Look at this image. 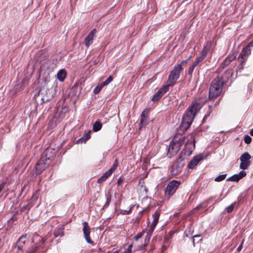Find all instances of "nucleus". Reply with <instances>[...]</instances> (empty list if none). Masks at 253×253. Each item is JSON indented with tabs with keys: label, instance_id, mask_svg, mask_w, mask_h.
<instances>
[{
	"label": "nucleus",
	"instance_id": "obj_1",
	"mask_svg": "<svg viewBox=\"0 0 253 253\" xmlns=\"http://www.w3.org/2000/svg\"><path fill=\"white\" fill-rule=\"evenodd\" d=\"M208 97L205 92H201L197 94L192 104L190 106L182 117L180 128L182 131L186 130L190 126L196 113L206 103Z\"/></svg>",
	"mask_w": 253,
	"mask_h": 253
},
{
	"label": "nucleus",
	"instance_id": "obj_2",
	"mask_svg": "<svg viewBox=\"0 0 253 253\" xmlns=\"http://www.w3.org/2000/svg\"><path fill=\"white\" fill-rule=\"evenodd\" d=\"M223 85L218 79L215 78L212 81L209 89V98L214 99L219 96L222 91Z\"/></svg>",
	"mask_w": 253,
	"mask_h": 253
},
{
	"label": "nucleus",
	"instance_id": "obj_3",
	"mask_svg": "<svg viewBox=\"0 0 253 253\" xmlns=\"http://www.w3.org/2000/svg\"><path fill=\"white\" fill-rule=\"evenodd\" d=\"M182 69L183 68L181 67L180 65L175 66L169 76L167 84L166 85L169 87L173 86L176 83V80L179 78L180 73Z\"/></svg>",
	"mask_w": 253,
	"mask_h": 253
},
{
	"label": "nucleus",
	"instance_id": "obj_4",
	"mask_svg": "<svg viewBox=\"0 0 253 253\" xmlns=\"http://www.w3.org/2000/svg\"><path fill=\"white\" fill-rule=\"evenodd\" d=\"M195 147V139L192 135H190L188 140L186 142L184 148L181 151L180 155L183 156L185 159L189 157L192 153Z\"/></svg>",
	"mask_w": 253,
	"mask_h": 253
},
{
	"label": "nucleus",
	"instance_id": "obj_5",
	"mask_svg": "<svg viewBox=\"0 0 253 253\" xmlns=\"http://www.w3.org/2000/svg\"><path fill=\"white\" fill-rule=\"evenodd\" d=\"M185 158L179 155L178 158L173 163L170 168V172L173 175H175L180 173L184 165Z\"/></svg>",
	"mask_w": 253,
	"mask_h": 253
},
{
	"label": "nucleus",
	"instance_id": "obj_6",
	"mask_svg": "<svg viewBox=\"0 0 253 253\" xmlns=\"http://www.w3.org/2000/svg\"><path fill=\"white\" fill-rule=\"evenodd\" d=\"M180 184V182L179 181L173 180L170 181L165 189L166 196H168L169 198L171 197L175 193Z\"/></svg>",
	"mask_w": 253,
	"mask_h": 253
},
{
	"label": "nucleus",
	"instance_id": "obj_7",
	"mask_svg": "<svg viewBox=\"0 0 253 253\" xmlns=\"http://www.w3.org/2000/svg\"><path fill=\"white\" fill-rule=\"evenodd\" d=\"M48 161V160L45 159L44 157L41 156V158L35 166L36 173L37 174H41L44 169L49 166L51 163Z\"/></svg>",
	"mask_w": 253,
	"mask_h": 253
},
{
	"label": "nucleus",
	"instance_id": "obj_8",
	"mask_svg": "<svg viewBox=\"0 0 253 253\" xmlns=\"http://www.w3.org/2000/svg\"><path fill=\"white\" fill-rule=\"evenodd\" d=\"M251 155L248 152H245L240 158L241 163L240 169L243 170L247 169L251 164Z\"/></svg>",
	"mask_w": 253,
	"mask_h": 253
},
{
	"label": "nucleus",
	"instance_id": "obj_9",
	"mask_svg": "<svg viewBox=\"0 0 253 253\" xmlns=\"http://www.w3.org/2000/svg\"><path fill=\"white\" fill-rule=\"evenodd\" d=\"M180 145L178 142L171 140L169 145L167 155L169 158L176 154L180 150Z\"/></svg>",
	"mask_w": 253,
	"mask_h": 253
},
{
	"label": "nucleus",
	"instance_id": "obj_10",
	"mask_svg": "<svg viewBox=\"0 0 253 253\" xmlns=\"http://www.w3.org/2000/svg\"><path fill=\"white\" fill-rule=\"evenodd\" d=\"M56 156V151L54 148L48 147L43 152L42 157H44L49 163L53 160Z\"/></svg>",
	"mask_w": 253,
	"mask_h": 253
},
{
	"label": "nucleus",
	"instance_id": "obj_11",
	"mask_svg": "<svg viewBox=\"0 0 253 253\" xmlns=\"http://www.w3.org/2000/svg\"><path fill=\"white\" fill-rule=\"evenodd\" d=\"M83 231L85 241L88 244L94 245L93 241L91 240L90 237V228L88 225V223L86 221H84L83 222Z\"/></svg>",
	"mask_w": 253,
	"mask_h": 253
},
{
	"label": "nucleus",
	"instance_id": "obj_12",
	"mask_svg": "<svg viewBox=\"0 0 253 253\" xmlns=\"http://www.w3.org/2000/svg\"><path fill=\"white\" fill-rule=\"evenodd\" d=\"M233 75V71L231 69L226 70L221 75H218L216 78L218 79L221 82L224 84L231 78Z\"/></svg>",
	"mask_w": 253,
	"mask_h": 253
},
{
	"label": "nucleus",
	"instance_id": "obj_13",
	"mask_svg": "<svg viewBox=\"0 0 253 253\" xmlns=\"http://www.w3.org/2000/svg\"><path fill=\"white\" fill-rule=\"evenodd\" d=\"M39 238L40 240L39 242L35 245H33L31 249L27 251V253H35L40 249L44 248V243L45 242V240L41 237H40Z\"/></svg>",
	"mask_w": 253,
	"mask_h": 253
},
{
	"label": "nucleus",
	"instance_id": "obj_14",
	"mask_svg": "<svg viewBox=\"0 0 253 253\" xmlns=\"http://www.w3.org/2000/svg\"><path fill=\"white\" fill-rule=\"evenodd\" d=\"M169 89V87L165 85L156 92L153 96L152 101L154 102L158 101Z\"/></svg>",
	"mask_w": 253,
	"mask_h": 253
},
{
	"label": "nucleus",
	"instance_id": "obj_15",
	"mask_svg": "<svg viewBox=\"0 0 253 253\" xmlns=\"http://www.w3.org/2000/svg\"><path fill=\"white\" fill-rule=\"evenodd\" d=\"M252 49H249L247 47H244L241 51L238 59L247 61L249 56L251 54Z\"/></svg>",
	"mask_w": 253,
	"mask_h": 253
},
{
	"label": "nucleus",
	"instance_id": "obj_16",
	"mask_svg": "<svg viewBox=\"0 0 253 253\" xmlns=\"http://www.w3.org/2000/svg\"><path fill=\"white\" fill-rule=\"evenodd\" d=\"M27 239L28 238L27 234L22 235L14 245V248H17L18 250L19 251H22L23 246L25 244L27 241Z\"/></svg>",
	"mask_w": 253,
	"mask_h": 253
},
{
	"label": "nucleus",
	"instance_id": "obj_17",
	"mask_svg": "<svg viewBox=\"0 0 253 253\" xmlns=\"http://www.w3.org/2000/svg\"><path fill=\"white\" fill-rule=\"evenodd\" d=\"M160 211L157 210L152 215L153 221L150 227V231L152 233L156 226L159 219Z\"/></svg>",
	"mask_w": 253,
	"mask_h": 253
},
{
	"label": "nucleus",
	"instance_id": "obj_18",
	"mask_svg": "<svg viewBox=\"0 0 253 253\" xmlns=\"http://www.w3.org/2000/svg\"><path fill=\"white\" fill-rule=\"evenodd\" d=\"M236 55L234 53L228 55L225 60L222 62L220 65V68L224 69L225 67L228 66L232 61L236 59Z\"/></svg>",
	"mask_w": 253,
	"mask_h": 253
},
{
	"label": "nucleus",
	"instance_id": "obj_19",
	"mask_svg": "<svg viewBox=\"0 0 253 253\" xmlns=\"http://www.w3.org/2000/svg\"><path fill=\"white\" fill-rule=\"evenodd\" d=\"M96 33V29H93L86 36L84 39V44L86 47H89L92 43V41Z\"/></svg>",
	"mask_w": 253,
	"mask_h": 253
},
{
	"label": "nucleus",
	"instance_id": "obj_20",
	"mask_svg": "<svg viewBox=\"0 0 253 253\" xmlns=\"http://www.w3.org/2000/svg\"><path fill=\"white\" fill-rule=\"evenodd\" d=\"M202 160L203 157L201 155L194 157L188 164V167L190 169H193Z\"/></svg>",
	"mask_w": 253,
	"mask_h": 253
},
{
	"label": "nucleus",
	"instance_id": "obj_21",
	"mask_svg": "<svg viewBox=\"0 0 253 253\" xmlns=\"http://www.w3.org/2000/svg\"><path fill=\"white\" fill-rule=\"evenodd\" d=\"M140 119V127H144L147 125V120L148 118V110L144 109L141 114Z\"/></svg>",
	"mask_w": 253,
	"mask_h": 253
},
{
	"label": "nucleus",
	"instance_id": "obj_22",
	"mask_svg": "<svg viewBox=\"0 0 253 253\" xmlns=\"http://www.w3.org/2000/svg\"><path fill=\"white\" fill-rule=\"evenodd\" d=\"M211 47V45H207L204 46L203 48L201 55L198 57L197 59L200 62L204 60V59L206 57L208 53L209 52Z\"/></svg>",
	"mask_w": 253,
	"mask_h": 253
},
{
	"label": "nucleus",
	"instance_id": "obj_23",
	"mask_svg": "<svg viewBox=\"0 0 253 253\" xmlns=\"http://www.w3.org/2000/svg\"><path fill=\"white\" fill-rule=\"evenodd\" d=\"M45 94H43V95L42 97V103L48 102L53 97V95L49 92V90L48 89L45 91Z\"/></svg>",
	"mask_w": 253,
	"mask_h": 253
},
{
	"label": "nucleus",
	"instance_id": "obj_24",
	"mask_svg": "<svg viewBox=\"0 0 253 253\" xmlns=\"http://www.w3.org/2000/svg\"><path fill=\"white\" fill-rule=\"evenodd\" d=\"M51 61L50 60H47L42 63L40 67V73H42L43 71H46L49 70V66L51 65Z\"/></svg>",
	"mask_w": 253,
	"mask_h": 253
},
{
	"label": "nucleus",
	"instance_id": "obj_25",
	"mask_svg": "<svg viewBox=\"0 0 253 253\" xmlns=\"http://www.w3.org/2000/svg\"><path fill=\"white\" fill-rule=\"evenodd\" d=\"M64 229V226L56 228L54 231V236L55 237H63L64 235L63 231Z\"/></svg>",
	"mask_w": 253,
	"mask_h": 253
},
{
	"label": "nucleus",
	"instance_id": "obj_26",
	"mask_svg": "<svg viewBox=\"0 0 253 253\" xmlns=\"http://www.w3.org/2000/svg\"><path fill=\"white\" fill-rule=\"evenodd\" d=\"M67 75V72L65 69L60 70L57 74V77L58 79L61 81L63 82Z\"/></svg>",
	"mask_w": 253,
	"mask_h": 253
},
{
	"label": "nucleus",
	"instance_id": "obj_27",
	"mask_svg": "<svg viewBox=\"0 0 253 253\" xmlns=\"http://www.w3.org/2000/svg\"><path fill=\"white\" fill-rule=\"evenodd\" d=\"M90 130L85 133L83 137L78 140V141L81 143H85L88 139L90 138Z\"/></svg>",
	"mask_w": 253,
	"mask_h": 253
},
{
	"label": "nucleus",
	"instance_id": "obj_28",
	"mask_svg": "<svg viewBox=\"0 0 253 253\" xmlns=\"http://www.w3.org/2000/svg\"><path fill=\"white\" fill-rule=\"evenodd\" d=\"M102 127V124L99 121H96L93 125L92 130L94 132L100 130Z\"/></svg>",
	"mask_w": 253,
	"mask_h": 253
},
{
	"label": "nucleus",
	"instance_id": "obj_29",
	"mask_svg": "<svg viewBox=\"0 0 253 253\" xmlns=\"http://www.w3.org/2000/svg\"><path fill=\"white\" fill-rule=\"evenodd\" d=\"M113 80V78L110 76L104 82H102L100 84L102 86L104 87L109 84Z\"/></svg>",
	"mask_w": 253,
	"mask_h": 253
},
{
	"label": "nucleus",
	"instance_id": "obj_30",
	"mask_svg": "<svg viewBox=\"0 0 253 253\" xmlns=\"http://www.w3.org/2000/svg\"><path fill=\"white\" fill-rule=\"evenodd\" d=\"M227 180L238 182L240 180V179L239 178L238 175L236 174L228 178Z\"/></svg>",
	"mask_w": 253,
	"mask_h": 253
},
{
	"label": "nucleus",
	"instance_id": "obj_31",
	"mask_svg": "<svg viewBox=\"0 0 253 253\" xmlns=\"http://www.w3.org/2000/svg\"><path fill=\"white\" fill-rule=\"evenodd\" d=\"M226 175V174L219 175L216 177H215V178L214 179V181L216 182L221 181L225 179Z\"/></svg>",
	"mask_w": 253,
	"mask_h": 253
},
{
	"label": "nucleus",
	"instance_id": "obj_32",
	"mask_svg": "<svg viewBox=\"0 0 253 253\" xmlns=\"http://www.w3.org/2000/svg\"><path fill=\"white\" fill-rule=\"evenodd\" d=\"M236 204V202H234L226 208L225 210L228 213H231L233 211Z\"/></svg>",
	"mask_w": 253,
	"mask_h": 253
},
{
	"label": "nucleus",
	"instance_id": "obj_33",
	"mask_svg": "<svg viewBox=\"0 0 253 253\" xmlns=\"http://www.w3.org/2000/svg\"><path fill=\"white\" fill-rule=\"evenodd\" d=\"M103 87L102 86L101 84L97 85L93 90V93L95 94H98Z\"/></svg>",
	"mask_w": 253,
	"mask_h": 253
},
{
	"label": "nucleus",
	"instance_id": "obj_34",
	"mask_svg": "<svg viewBox=\"0 0 253 253\" xmlns=\"http://www.w3.org/2000/svg\"><path fill=\"white\" fill-rule=\"evenodd\" d=\"M119 165V161L117 159H116L115 161V162L113 164V165L112 166V167L110 169L114 172L116 169L117 168L118 166Z\"/></svg>",
	"mask_w": 253,
	"mask_h": 253
},
{
	"label": "nucleus",
	"instance_id": "obj_35",
	"mask_svg": "<svg viewBox=\"0 0 253 253\" xmlns=\"http://www.w3.org/2000/svg\"><path fill=\"white\" fill-rule=\"evenodd\" d=\"M240 63L239 65L238 70L239 72H241L242 70L244 69V66L247 61L240 60Z\"/></svg>",
	"mask_w": 253,
	"mask_h": 253
},
{
	"label": "nucleus",
	"instance_id": "obj_36",
	"mask_svg": "<svg viewBox=\"0 0 253 253\" xmlns=\"http://www.w3.org/2000/svg\"><path fill=\"white\" fill-rule=\"evenodd\" d=\"M244 142L246 143V144H250L251 143V142H252V138H251V136H250L249 135H246L245 136H244Z\"/></svg>",
	"mask_w": 253,
	"mask_h": 253
},
{
	"label": "nucleus",
	"instance_id": "obj_37",
	"mask_svg": "<svg viewBox=\"0 0 253 253\" xmlns=\"http://www.w3.org/2000/svg\"><path fill=\"white\" fill-rule=\"evenodd\" d=\"M239 178L240 179H242L244 177L247 175V172L244 170L241 171L238 174H237Z\"/></svg>",
	"mask_w": 253,
	"mask_h": 253
},
{
	"label": "nucleus",
	"instance_id": "obj_38",
	"mask_svg": "<svg viewBox=\"0 0 253 253\" xmlns=\"http://www.w3.org/2000/svg\"><path fill=\"white\" fill-rule=\"evenodd\" d=\"M113 172L110 169H109L106 172H105L103 175L107 179L109 176H110Z\"/></svg>",
	"mask_w": 253,
	"mask_h": 253
},
{
	"label": "nucleus",
	"instance_id": "obj_39",
	"mask_svg": "<svg viewBox=\"0 0 253 253\" xmlns=\"http://www.w3.org/2000/svg\"><path fill=\"white\" fill-rule=\"evenodd\" d=\"M142 212V211H140L139 212L137 216L135 219H133V220H134V222L138 223L139 222V220H140V218H141Z\"/></svg>",
	"mask_w": 253,
	"mask_h": 253
},
{
	"label": "nucleus",
	"instance_id": "obj_40",
	"mask_svg": "<svg viewBox=\"0 0 253 253\" xmlns=\"http://www.w3.org/2000/svg\"><path fill=\"white\" fill-rule=\"evenodd\" d=\"M39 195V191L37 190L35 193H34L33 195L32 198L34 200H36L38 199Z\"/></svg>",
	"mask_w": 253,
	"mask_h": 253
},
{
	"label": "nucleus",
	"instance_id": "obj_41",
	"mask_svg": "<svg viewBox=\"0 0 253 253\" xmlns=\"http://www.w3.org/2000/svg\"><path fill=\"white\" fill-rule=\"evenodd\" d=\"M107 179L102 175L100 177H99L97 180V183H102L104 181H105Z\"/></svg>",
	"mask_w": 253,
	"mask_h": 253
},
{
	"label": "nucleus",
	"instance_id": "obj_42",
	"mask_svg": "<svg viewBox=\"0 0 253 253\" xmlns=\"http://www.w3.org/2000/svg\"><path fill=\"white\" fill-rule=\"evenodd\" d=\"M132 247V245H129L127 249H126L124 252V253H131V248Z\"/></svg>",
	"mask_w": 253,
	"mask_h": 253
},
{
	"label": "nucleus",
	"instance_id": "obj_43",
	"mask_svg": "<svg viewBox=\"0 0 253 253\" xmlns=\"http://www.w3.org/2000/svg\"><path fill=\"white\" fill-rule=\"evenodd\" d=\"M206 206H207V205L204 202L203 203L199 205L198 206H197L196 208V209L197 210H199L201 208H202L203 207H206Z\"/></svg>",
	"mask_w": 253,
	"mask_h": 253
},
{
	"label": "nucleus",
	"instance_id": "obj_44",
	"mask_svg": "<svg viewBox=\"0 0 253 253\" xmlns=\"http://www.w3.org/2000/svg\"><path fill=\"white\" fill-rule=\"evenodd\" d=\"M143 233H139L137 234L136 236L134 237V239L135 240H138L139 239L141 238L142 237Z\"/></svg>",
	"mask_w": 253,
	"mask_h": 253
},
{
	"label": "nucleus",
	"instance_id": "obj_45",
	"mask_svg": "<svg viewBox=\"0 0 253 253\" xmlns=\"http://www.w3.org/2000/svg\"><path fill=\"white\" fill-rule=\"evenodd\" d=\"M200 62L198 61L197 59L196 60L193 62V64L192 66H191L194 69L197 66V65L200 63Z\"/></svg>",
	"mask_w": 253,
	"mask_h": 253
},
{
	"label": "nucleus",
	"instance_id": "obj_46",
	"mask_svg": "<svg viewBox=\"0 0 253 253\" xmlns=\"http://www.w3.org/2000/svg\"><path fill=\"white\" fill-rule=\"evenodd\" d=\"M200 62L198 61L197 59L196 60L193 62V64L192 66H191L194 69L197 66V65L200 63Z\"/></svg>",
	"mask_w": 253,
	"mask_h": 253
},
{
	"label": "nucleus",
	"instance_id": "obj_47",
	"mask_svg": "<svg viewBox=\"0 0 253 253\" xmlns=\"http://www.w3.org/2000/svg\"><path fill=\"white\" fill-rule=\"evenodd\" d=\"M200 62L198 61L197 59L196 60L193 62V64L192 66H191L194 69L197 66V65L200 63Z\"/></svg>",
	"mask_w": 253,
	"mask_h": 253
},
{
	"label": "nucleus",
	"instance_id": "obj_48",
	"mask_svg": "<svg viewBox=\"0 0 253 253\" xmlns=\"http://www.w3.org/2000/svg\"><path fill=\"white\" fill-rule=\"evenodd\" d=\"M200 62L198 61L197 59L196 60L193 62V64L192 66H191L194 69L197 66V65L200 63Z\"/></svg>",
	"mask_w": 253,
	"mask_h": 253
},
{
	"label": "nucleus",
	"instance_id": "obj_49",
	"mask_svg": "<svg viewBox=\"0 0 253 253\" xmlns=\"http://www.w3.org/2000/svg\"><path fill=\"white\" fill-rule=\"evenodd\" d=\"M201 236V235H200V234L196 235L193 236V243L194 246H195V242L196 241V238H200Z\"/></svg>",
	"mask_w": 253,
	"mask_h": 253
},
{
	"label": "nucleus",
	"instance_id": "obj_50",
	"mask_svg": "<svg viewBox=\"0 0 253 253\" xmlns=\"http://www.w3.org/2000/svg\"><path fill=\"white\" fill-rule=\"evenodd\" d=\"M215 199V197H211L210 198L208 199L207 200H206L204 203H206V204L207 205L211 201L214 200Z\"/></svg>",
	"mask_w": 253,
	"mask_h": 253
},
{
	"label": "nucleus",
	"instance_id": "obj_51",
	"mask_svg": "<svg viewBox=\"0 0 253 253\" xmlns=\"http://www.w3.org/2000/svg\"><path fill=\"white\" fill-rule=\"evenodd\" d=\"M188 63V60H182L180 64H178L177 65H180L181 67H182V66H185Z\"/></svg>",
	"mask_w": 253,
	"mask_h": 253
},
{
	"label": "nucleus",
	"instance_id": "obj_52",
	"mask_svg": "<svg viewBox=\"0 0 253 253\" xmlns=\"http://www.w3.org/2000/svg\"><path fill=\"white\" fill-rule=\"evenodd\" d=\"M243 244H244V240L241 242V243L240 245V246L237 249V252H240L241 251V250L242 249V248H243Z\"/></svg>",
	"mask_w": 253,
	"mask_h": 253
},
{
	"label": "nucleus",
	"instance_id": "obj_53",
	"mask_svg": "<svg viewBox=\"0 0 253 253\" xmlns=\"http://www.w3.org/2000/svg\"><path fill=\"white\" fill-rule=\"evenodd\" d=\"M194 69L191 66H190L188 69V73L189 75H192Z\"/></svg>",
	"mask_w": 253,
	"mask_h": 253
},
{
	"label": "nucleus",
	"instance_id": "obj_54",
	"mask_svg": "<svg viewBox=\"0 0 253 253\" xmlns=\"http://www.w3.org/2000/svg\"><path fill=\"white\" fill-rule=\"evenodd\" d=\"M249 49H252V47H253V40L249 43L247 46H246Z\"/></svg>",
	"mask_w": 253,
	"mask_h": 253
},
{
	"label": "nucleus",
	"instance_id": "obj_55",
	"mask_svg": "<svg viewBox=\"0 0 253 253\" xmlns=\"http://www.w3.org/2000/svg\"><path fill=\"white\" fill-rule=\"evenodd\" d=\"M5 185V183L4 182H2L1 184H0V192L2 191V190L3 189L4 186Z\"/></svg>",
	"mask_w": 253,
	"mask_h": 253
},
{
	"label": "nucleus",
	"instance_id": "obj_56",
	"mask_svg": "<svg viewBox=\"0 0 253 253\" xmlns=\"http://www.w3.org/2000/svg\"><path fill=\"white\" fill-rule=\"evenodd\" d=\"M152 233H151V232L150 231V230H149V233L147 234V236H146V239H148V241L149 240V239H150V237H151V234H152Z\"/></svg>",
	"mask_w": 253,
	"mask_h": 253
},
{
	"label": "nucleus",
	"instance_id": "obj_57",
	"mask_svg": "<svg viewBox=\"0 0 253 253\" xmlns=\"http://www.w3.org/2000/svg\"><path fill=\"white\" fill-rule=\"evenodd\" d=\"M134 205H131L130 207V209L127 211V213H130L131 211V210H132V208L134 207Z\"/></svg>",
	"mask_w": 253,
	"mask_h": 253
},
{
	"label": "nucleus",
	"instance_id": "obj_58",
	"mask_svg": "<svg viewBox=\"0 0 253 253\" xmlns=\"http://www.w3.org/2000/svg\"><path fill=\"white\" fill-rule=\"evenodd\" d=\"M209 116V114L208 115H206L204 118H203V122H205L206 121V120L207 119V118Z\"/></svg>",
	"mask_w": 253,
	"mask_h": 253
},
{
	"label": "nucleus",
	"instance_id": "obj_59",
	"mask_svg": "<svg viewBox=\"0 0 253 253\" xmlns=\"http://www.w3.org/2000/svg\"><path fill=\"white\" fill-rule=\"evenodd\" d=\"M38 237H39V235L37 234H35L33 236V242H34V240L35 238H38Z\"/></svg>",
	"mask_w": 253,
	"mask_h": 253
},
{
	"label": "nucleus",
	"instance_id": "obj_60",
	"mask_svg": "<svg viewBox=\"0 0 253 253\" xmlns=\"http://www.w3.org/2000/svg\"><path fill=\"white\" fill-rule=\"evenodd\" d=\"M250 134L251 136H253V128L250 131Z\"/></svg>",
	"mask_w": 253,
	"mask_h": 253
},
{
	"label": "nucleus",
	"instance_id": "obj_61",
	"mask_svg": "<svg viewBox=\"0 0 253 253\" xmlns=\"http://www.w3.org/2000/svg\"><path fill=\"white\" fill-rule=\"evenodd\" d=\"M191 56L189 57L186 60H188V62L191 59Z\"/></svg>",
	"mask_w": 253,
	"mask_h": 253
},
{
	"label": "nucleus",
	"instance_id": "obj_62",
	"mask_svg": "<svg viewBox=\"0 0 253 253\" xmlns=\"http://www.w3.org/2000/svg\"><path fill=\"white\" fill-rule=\"evenodd\" d=\"M110 201V199L109 198H107V203H108Z\"/></svg>",
	"mask_w": 253,
	"mask_h": 253
},
{
	"label": "nucleus",
	"instance_id": "obj_63",
	"mask_svg": "<svg viewBox=\"0 0 253 253\" xmlns=\"http://www.w3.org/2000/svg\"><path fill=\"white\" fill-rule=\"evenodd\" d=\"M127 211H124L125 213V214H128L129 213H127Z\"/></svg>",
	"mask_w": 253,
	"mask_h": 253
},
{
	"label": "nucleus",
	"instance_id": "obj_64",
	"mask_svg": "<svg viewBox=\"0 0 253 253\" xmlns=\"http://www.w3.org/2000/svg\"><path fill=\"white\" fill-rule=\"evenodd\" d=\"M119 251H116L115 252H114L113 253H118Z\"/></svg>",
	"mask_w": 253,
	"mask_h": 253
}]
</instances>
